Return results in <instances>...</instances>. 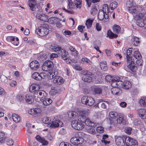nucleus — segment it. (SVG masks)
Listing matches in <instances>:
<instances>
[{
	"mask_svg": "<svg viewBox=\"0 0 146 146\" xmlns=\"http://www.w3.org/2000/svg\"><path fill=\"white\" fill-rule=\"evenodd\" d=\"M81 116L80 118V121H78L76 120H74L71 121L72 127L74 129L77 130H82L84 127L82 123H84L86 125L88 126L93 127L96 125L95 123L91 121L90 119L86 117L85 112H80Z\"/></svg>",
	"mask_w": 146,
	"mask_h": 146,
	"instance_id": "f257e3e1",
	"label": "nucleus"
},
{
	"mask_svg": "<svg viewBox=\"0 0 146 146\" xmlns=\"http://www.w3.org/2000/svg\"><path fill=\"white\" fill-rule=\"evenodd\" d=\"M132 50L133 48H130L128 50L127 49L126 50H125L123 52L127 59V63L129 64L127 65V67L132 71L134 72L136 71L137 67L135 65L134 62L132 60Z\"/></svg>",
	"mask_w": 146,
	"mask_h": 146,
	"instance_id": "f03ea898",
	"label": "nucleus"
},
{
	"mask_svg": "<svg viewBox=\"0 0 146 146\" xmlns=\"http://www.w3.org/2000/svg\"><path fill=\"white\" fill-rule=\"evenodd\" d=\"M109 115L110 117L109 120L111 125L115 126L118 125V124L122 123L124 118L123 117L120 116H116L113 112H110Z\"/></svg>",
	"mask_w": 146,
	"mask_h": 146,
	"instance_id": "7ed1b4c3",
	"label": "nucleus"
},
{
	"mask_svg": "<svg viewBox=\"0 0 146 146\" xmlns=\"http://www.w3.org/2000/svg\"><path fill=\"white\" fill-rule=\"evenodd\" d=\"M48 28V25L47 24H44L35 30V32L40 36H44L48 33L49 31Z\"/></svg>",
	"mask_w": 146,
	"mask_h": 146,
	"instance_id": "20e7f679",
	"label": "nucleus"
},
{
	"mask_svg": "<svg viewBox=\"0 0 146 146\" xmlns=\"http://www.w3.org/2000/svg\"><path fill=\"white\" fill-rule=\"evenodd\" d=\"M34 98L36 102H39L42 98L46 97L47 94L44 90H36L33 93Z\"/></svg>",
	"mask_w": 146,
	"mask_h": 146,
	"instance_id": "39448f33",
	"label": "nucleus"
},
{
	"mask_svg": "<svg viewBox=\"0 0 146 146\" xmlns=\"http://www.w3.org/2000/svg\"><path fill=\"white\" fill-rule=\"evenodd\" d=\"M133 5V0H128L127 1L126 6L128 8L129 11L132 13H137V8Z\"/></svg>",
	"mask_w": 146,
	"mask_h": 146,
	"instance_id": "423d86ee",
	"label": "nucleus"
},
{
	"mask_svg": "<svg viewBox=\"0 0 146 146\" xmlns=\"http://www.w3.org/2000/svg\"><path fill=\"white\" fill-rule=\"evenodd\" d=\"M81 102L84 104L91 106L94 103L95 101L92 97L85 96L82 98Z\"/></svg>",
	"mask_w": 146,
	"mask_h": 146,
	"instance_id": "0eeeda50",
	"label": "nucleus"
},
{
	"mask_svg": "<svg viewBox=\"0 0 146 146\" xmlns=\"http://www.w3.org/2000/svg\"><path fill=\"white\" fill-rule=\"evenodd\" d=\"M53 66V63L51 61L46 60L43 63L42 68L44 71H48L51 70Z\"/></svg>",
	"mask_w": 146,
	"mask_h": 146,
	"instance_id": "6e6552de",
	"label": "nucleus"
},
{
	"mask_svg": "<svg viewBox=\"0 0 146 146\" xmlns=\"http://www.w3.org/2000/svg\"><path fill=\"white\" fill-rule=\"evenodd\" d=\"M125 143L127 146H137L138 143L135 139L128 137L125 138Z\"/></svg>",
	"mask_w": 146,
	"mask_h": 146,
	"instance_id": "1a4fd4ad",
	"label": "nucleus"
},
{
	"mask_svg": "<svg viewBox=\"0 0 146 146\" xmlns=\"http://www.w3.org/2000/svg\"><path fill=\"white\" fill-rule=\"evenodd\" d=\"M28 4L31 11L36 12L38 11V9L36 0H28Z\"/></svg>",
	"mask_w": 146,
	"mask_h": 146,
	"instance_id": "9d476101",
	"label": "nucleus"
},
{
	"mask_svg": "<svg viewBox=\"0 0 146 146\" xmlns=\"http://www.w3.org/2000/svg\"><path fill=\"white\" fill-rule=\"evenodd\" d=\"M83 138L81 137H74L70 139V142L73 144L77 145V146H80L84 142Z\"/></svg>",
	"mask_w": 146,
	"mask_h": 146,
	"instance_id": "9b49d317",
	"label": "nucleus"
},
{
	"mask_svg": "<svg viewBox=\"0 0 146 146\" xmlns=\"http://www.w3.org/2000/svg\"><path fill=\"white\" fill-rule=\"evenodd\" d=\"M120 78L119 76H115L112 79L111 82V85L113 87H119V86L120 85Z\"/></svg>",
	"mask_w": 146,
	"mask_h": 146,
	"instance_id": "f8f14e48",
	"label": "nucleus"
},
{
	"mask_svg": "<svg viewBox=\"0 0 146 146\" xmlns=\"http://www.w3.org/2000/svg\"><path fill=\"white\" fill-rule=\"evenodd\" d=\"M126 136H118L115 138V143L118 146H124Z\"/></svg>",
	"mask_w": 146,
	"mask_h": 146,
	"instance_id": "ddd939ff",
	"label": "nucleus"
},
{
	"mask_svg": "<svg viewBox=\"0 0 146 146\" xmlns=\"http://www.w3.org/2000/svg\"><path fill=\"white\" fill-rule=\"evenodd\" d=\"M50 127L53 128L58 127L60 125V127H62V122L59 119H56L53 121H52L50 123Z\"/></svg>",
	"mask_w": 146,
	"mask_h": 146,
	"instance_id": "4468645a",
	"label": "nucleus"
},
{
	"mask_svg": "<svg viewBox=\"0 0 146 146\" xmlns=\"http://www.w3.org/2000/svg\"><path fill=\"white\" fill-rule=\"evenodd\" d=\"M30 67L32 70L36 71L39 69L40 64L37 60H33L30 63Z\"/></svg>",
	"mask_w": 146,
	"mask_h": 146,
	"instance_id": "2eb2a0df",
	"label": "nucleus"
},
{
	"mask_svg": "<svg viewBox=\"0 0 146 146\" xmlns=\"http://www.w3.org/2000/svg\"><path fill=\"white\" fill-rule=\"evenodd\" d=\"M98 17L99 20L102 21L103 20L104 18L108 19L109 18V15L107 13L104 12V11H103L102 10L100 9L98 13Z\"/></svg>",
	"mask_w": 146,
	"mask_h": 146,
	"instance_id": "dca6fc26",
	"label": "nucleus"
},
{
	"mask_svg": "<svg viewBox=\"0 0 146 146\" xmlns=\"http://www.w3.org/2000/svg\"><path fill=\"white\" fill-rule=\"evenodd\" d=\"M57 52L60 56L61 58L64 60H67L68 58L67 55L68 52H66L65 50L62 49L61 48Z\"/></svg>",
	"mask_w": 146,
	"mask_h": 146,
	"instance_id": "f3484780",
	"label": "nucleus"
},
{
	"mask_svg": "<svg viewBox=\"0 0 146 146\" xmlns=\"http://www.w3.org/2000/svg\"><path fill=\"white\" fill-rule=\"evenodd\" d=\"M131 86V83L128 81H125L124 82L121 80L120 85L119 87H122L124 89H128L130 88Z\"/></svg>",
	"mask_w": 146,
	"mask_h": 146,
	"instance_id": "a211bd4d",
	"label": "nucleus"
},
{
	"mask_svg": "<svg viewBox=\"0 0 146 146\" xmlns=\"http://www.w3.org/2000/svg\"><path fill=\"white\" fill-rule=\"evenodd\" d=\"M137 111L141 119H144L146 118V111L145 109H138Z\"/></svg>",
	"mask_w": 146,
	"mask_h": 146,
	"instance_id": "6ab92c4d",
	"label": "nucleus"
},
{
	"mask_svg": "<svg viewBox=\"0 0 146 146\" xmlns=\"http://www.w3.org/2000/svg\"><path fill=\"white\" fill-rule=\"evenodd\" d=\"M112 94L114 95H119L121 92V90L118 87H113L111 89Z\"/></svg>",
	"mask_w": 146,
	"mask_h": 146,
	"instance_id": "aec40b11",
	"label": "nucleus"
},
{
	"mask_svg": "<svg viewBox=\"0 0 146 146\" xmlns=\"http://www.w3.org/2000/svg\"><path fill=\"white\" fill-rule=\"evenodd\" d=\"M53 82L54 83L60 84L64 82V80L62 77L56 75L55 77L54 78V80H53Z\"/></svg>",
	"mask_w": 146,
	"mask_h": 146,
	"instance_id": "412c9836",
	"label": "nucleus"
},
{
	"mask_svg": "<svg viewBox=\"0 0 146 146\" xmlns=\"http://www.w3.org/2000/svg\"><path fill=\"white\" fill-rule=\"evenodd\" d=\"M131 40L132 44L135 46H138L140 42L139 38L136 36H133Z\"/></svg>",
	"mask_w": 146,
	"mask_h": 146,
	"instance_id": "4be33fe9",
	"label": "nucleus"
},
{
	"mask_svg": "<svg viewBox=\"0 0 146 146\" xmlns=\"http://www.w3.org/2000/svg\"><path fill=\"white\" fill-rule=\"evenodd\" d=\"M46 98V96L42 98L40 100L42 102L43 104L45 106L49 105L52 102V100L51 99L47 98Z\"/></svg>",
	"mask_w": 146,
	"mask_h": 146,
	"instance_id": "5701e85b",
	"label": "nucleus"
},
{
	"mask_svg": "<svg viewBox=\"0 0 146 146\" xmlns=\"http://www.w3.org/2000/svg\"><path fill=\"white\" fill-rule=\"evenodd\" d=\"M60 47H58V45L55 44H52L49 48L50 50L53 51L54 52H57L60 49Z\"/></svg>",
	"mask_w": 146,
	"mask_h": 146,
	"instance_id": "b1692460",
	"label": "nucleus"
},
{
	"mask_svg": "<svg viewBox=\"0 0 146 146\" xmlns=\"http://www.w3.org/2000/svg\"><path fill=\"white\" fill-rule=\"evenodd\" d=\"M93 74L91 73V75L88 76L87 75L86 76H84L82 77V80L85 82H89L92 81V77L93 76Z\"/></svg>",
	"mask_w": 146,
	"mask_h": 146,
	"instance_id": "393cba45",
	"label": "nucleus"
},
{
	"mask_svg": "<svg viewBox=\"0 0 146 146\" xmlns=\"http://www.w3.org/2000/svg\"><path fill=\"white\" fill-rule=\"evenodd\" d=\"M36 138L38 141L40 142L44 145H46L48 144V142L44 138L40 137L38 135L36 137Z\"/></svg>",
	"mask_w": 146,
	"mask_h": 146,
	"instance_id": "a878e982",
	"label": "nucleus"
},
{
	"mask_svg": "<svg viewBox=\"0 0 146 146\" xmlns=\"http://www.w3.org/2000/svg\"><path fill=\"white\" fill-rule=\"evenodd\" d=\"M25 99L26 102L29 104H31L34 101V98L32 96L28 94L26 95Z\"/></svg>",
	"mask_w": 146,
	"mask_h": 146,
	"instance_id": "bb28decb",
	"label": "nucleus"
},
{
	"mask_svg": "<svg viewBox=\"0 0 146 146\" xmlns=\"http://www.w3.org/2000/svg\"><path fill=\"white\" fill-rule=\"evenodd\" d=\"M102 89L99 87H95L94 88L93 92L95 95L101 94L102 93Z\"/></svg>",
	"mask_w": 146,
	"mask_h": 146,
	"instance_id": "cd10ccee",
	"label": "nucleus"
},
{
	"mask_svg": "<svg viewBox=\"0 0 146 146\" xmlns=\"http://www.w3.org/2000/svg\"><path fill=\"white\" fill-rule=\"evenodd\" d=\"M108 135H104L102 139L101 140V142L106 146L109 145V144L110 143V141H108L106 140V139L108 138Z\"/></svg>",
	"mask_w": 146,
	"mask_h": 146,
	"instance_id": "c85d7f7f",
	"label": "nucleus"
},
{
	"mask_svg": "<svg viewBox=\"0 0 146 146\" xmlns=\"http://www.w3.org/2000/svg\"><path fill=\"white\" fill-rule=\"evenodd\" d=\"M33 78L36 80H41L42 79V78L40 74L38 72H35L32 75Z\"/></svg>",
	"mask_w": 146,
	"mask_h": 146,
	"instance_id": "c756f323",
	"label": "nucleus"
},
{
	"mask_svg": "<svg viewBox=\"0 0 146 146\" xmlns=\"http://www.w3.org/2000/svg\"><path fill=\"white\" fill-rule=\"evenodd\" d=\"M37 16L38 17V18L39 20L45 21L48 20V16L44 14H38Z\"/></svg>",
	"mask_w": 146,
	"mask_h": 146,
	"instance_id": "7c9ffc66",
	"label": "nucleus"
},
{
	"mask_svg": "<svg viewBox=\"0 0 146 146\" xmlns=\"http://www.w3.org/2000/svg\"><path fill=\"white\" fill-rule=\"evenodd\" d=\"M12 118L13 121L16 122L20 121L21 119L20 116L19 115H17L15 113L12 114Z\"/></svg>",
	"mask_w": 146,
	"mask_h": 146,
	"instance_id": "2f4dec72",
	"label": "nucleus"
},
{
	"mask_svg": "<svg viewBox=\"0 0 146 146\" xmlns=\"http://www.w3.org/2000/svg\"><path fill=\"white\" fill-rule=\"evenodd\" d=\"M107 35L110 39L116 38L118 36L117 34H114L110 30H109L108 31Z\"/></svg>",
	"mask_w": 146,
	"mask_h": 146,
	"instance_id": "473e14b6",
	"label": "nucleus"
},
{
	"mask_svg": "<svg viewBox=\"0 0 146 146\" xmlns=\"http://www.w3.org/2000/svg\"><path fill=\"white\" fill-rule=\"evenodd\" d=\"M94 20L93 19H88L86 21V25L88 29H89L91 27Z\"/></svg>",
	"mask_w": 146,
	"mask_h": 146,
	"instance_id": "72a5a7b5",
	"label": "nucleus"
},
{
	"mask_svg": "<svg viewBox=\"0 0 146 146\" xmlns=\"http://www.w3.org/2000/svg\"><path fill=\"white\" fill-rule=\"evenodd\" d=\"M100 66L102 70L105 71L107 70V65L106 62L104 61L100 63Z\"/></svg>",
	"mask_w": 146,
	"mask_h": 146,
	"instance_id": "f704fd0d",
	"label": "nucleus"
},
{
	"mask_svg": "<svg viewBox=\"0 0 146 146\" xmlns=\"http://www.w3.org/2000/svg\"><path fill=\"white\" fill-rule=\"evenodd\" d=\"M49 76L48 77V79H53V80L54 78L55 77L56 75L58 74V72L57 71L54 72V71L53 70L52 72H49Z\"/></svg>",
	"mask_w": 146,
	"mask_h": 146,
	"instance_id": "c9c22d12",
	"label": "nucleus"
},
{
	"mask_svg": "<svg viewBox=\"0 0 146 146\" xmlns=\"http://www.w3.org/2000/svg\"><path fill=\"white\" fill-rule=\"evenodd\" d=\"M68 117L70 118H75L77 116V113L74 111H69L68 113Z\"/></svg>",
	"mask_w": 146,
	"mask_h": 146,
	"instance_id": "e433bc0d",
	"label": "nucleus"
},
{
	"mask_svg": "<svg viewBox=\"0 0 146 146\" xmlns=\"http://www.w3.org/2000/svg\"><path fill=\"white\" fill-rule=\"evenodd\" d=\"M139 103L142 106H146V96L141 98L139 101Z\"/></svg>",
	"mask_w": 146,
	"mask_h": 146,
	"instance_id": "4c0bfd02",
	"label": "nucleus"
},
{
	"mask_svg": "<svg viewBox=\"0 0 146 146\" xmlns=\"http://www.w3.org/2000/svg\"><path fill=\"white\" fill-rule=\"evenodd\" d=\"M38 87V86L35 84H31L29 87V90L30 92L33 93L34 92L36 89V87Z\"/></svg>",
	"mask_w": 146,
	"mask_h": 146,
	"instance_id": "58836bf2",
	"label": "nucleus"
},
{
	"mask_svg": "<svg viewBox=\"0 0 146 146\" xmlns=\"http://www.w3.org/2000/svg\"><path fill=\"white\" fill-rule=\"evenodd\" d=\"M136 24L139 26L141 27H144L145 28V26L146 25L145 24V21L138 20L137 21Z\"/></svg>",
	"mask_w": 146,
	"mask_h": 146,
	"instance_id": "ea45409f",
	"label": "nucleus"
},
{
	"mask_svg": "<svg viewBox=\"0 0 146 146\" xmlns=\"http://www.w3.org/2000/svg\"><path fill=\"white\" fill-rule=\"evenodd\" d=\"M17 100L20 102H23L24 101L25 97L21 95H18L16 96Z\"/></svg>",
	"mask_w": 146,
	"mask_h": 146,
	"instance_id": "a19ab883",
	"label": "nucleus"
},
{
	"mask_svg": "<svg viewBox=\"0 0 146 146\" xmlns=\"http://www.w3.org/2000/svg\"><path fill=\"white\" fill-rule=\"evenodd\" d=\"M133 56L136 59H140L142 58V56L140 53L138 51H136L134 52Z\"/></svg>",
	"mask_w": 146,
	"mask_h": 146,
	"instance_id": "79ce46f5",
	"label": "nucleus"
},
{
	"mask_svg": "<svg viewBox=\"0 0 146 146\" xmlns=\"http://www.w3.org/2000/svg\"><path fill=\"white\" fill-rule=\"evenodd\" d=\"M90 12L91 14L93 15H96L98 12V9L96 7L94 6L92 7L90 10Z\"/></svg>",
	"mask_w": 146,
	"mask_h": 146,
	"instance_id": "37998d69",
	"label": "nucleus"
},
{
	"mask_svg": "<svg viewBox=\"0 0 146 146\" xmlns=\"http://www.w3.org/2000/svg\"><path fill=\"white\" fill-rule=\"evenodd\" d=\"M95 123L96 124V125L95 126V127H96L97 126V124L96 123ZM94 127H95V126H94ZM87 131L88 133L93 135L95 134L96 133L95 129L93 127H90L88 129H87Z\"/></svg>",
	"mask_w": 146,
	"mask_h": 146,
	"instance_id": "c03bdc74",
	"label": "nucleus"
},
{
	"mask_svg": "<svg viewBox=\"0 0 146 146\" xmlns=\"http://www.w3.org/2000/svg\"><path fill=\"white\" fill-rule=\"evenodd\" d=\"M68 3L67 6V8L69 9H71L73 8L74 5L71 0H68Z\"/></svg>",
	"mask_w": 146,
	"mask_h": 146,
	"instance_id": "a18cd8bd",
	"label": "nucleus"
},
{
	"mask_svg": "<svg viewBox=\"0 0 146 146\" xmlns=\"http://www.w3.org/2000/svg\"><path fill=\"white\" fill-rule=\"evenodd\" d=\"M113 29L114 32L118 33L120 31V27L118 25H115L113 27Z\"/></svg>",
	"mask_w": 146,
	"mask_h": 146,
	"instance_id": "49530a36",
	"label": "nucleus"
},
{
	"mask_svg": "<svg viewBox=\"0 0 146 146\" xmlns=\"http://www.w3.org/2000/svg\"><path fill=\"white\" fill-rule=\"evenodd\" d=\"M58 18L56 17H52L49 19L48 20L50 23L52 24L56 22L57 20L58 19Z\"/></svg>",
	"mask_w": 146,
	"mask_h": 146,
	"instance_id": "de8ad7c7",
	"label": "nucleus"
},
{
	"mask_svg": "<svg viewBox=\"0 0 146 146\" xmlns=\"http://www.w3.org/2000/svg\"><path fill=\"white\" fill-rule=\"evenodd\" d=\"M91 72L88 70H83L81 72V74L83 75V76H86L87 75L90 76L91 75Z\"/></svg>",
	"mask_w": 146,
	"mask_h": 146,
	"instance_id": "09e8293b",
	"label": "nucleus"
},
{
	"mask_svg": "<svg viewBox=\"0 0 146 146\" xmlns=\"http://www.w3.org/2000/svg\"><path fill=\"white\" fill-rule=\"evenodd\" d=\"M46 57V55L43 54H40V56L38 57V58L40 60L43 61L45 60Z\"/></svg>",
	"mask_w": 146,
	"mask_h": 146,
	"instance_id": "8fccbe9b",
	"label": "nucleus"
},
{
	"mask_svg": "<svg viewBox=\"0 0 146 146\" xmlns=\"http://www.w3.org/2000/svg\"><path fill=\"white\" fill-rule=\"evenodd\" d=\"M15 37L13 36H8L6 38V40L7 41L12 43L15 41Z\"/></svg>",
	"mask_w": 146,
	"mask_h": 146,
	"instance_id": "3c124183",
	"label": "nucleus"
},
{
	"mask_svg": "<svg viewBox=\"0 0 146 146\" xmlns=\"http://www.w3.org/2000/svg\"><path fill=\"white\" fill-rule=\"evenodd\" d=\"M117 3L116 2L111 3L110 5V7L111 10H113L117 7Z\"/></svg>",
	"mask_w": 146,
	"mask_h": 146,
	"instance_id": "603ef678",
	"label": "nucleus"
},
{
	"mask_svg": "<svg viewBox=\"0 0 146 146\" xmlns=\"http://www.w3.org/2000/svg\"><path fill=\"white\" fill-rule=\"evenodd\" d=\"M96 130L98 133H102L104 131V128L101 126L98 127L96 128Z\"/></svg>",
	"mask_w": 146,
	"mask_h": 146,
	"instance_id": "864d4df0",
	"label": "nucleus"
},
{
	"mask_svg": "<svg viewBox=\"0 0 146 146\" xmlns=\"http://www.w3.org/2000/svg\"><path fill=\"white\" fill-rule=\"evenodd\" d=\"M103 11H104V12H106L107 11L108 13L109 12V8L108 5L107 4L104 5L103 7Z\"/></svg>",
	"mask_w": 146,
	"mask_h": 146,
	"instance_id": "5fc2aeb1",
	"label": "nucleus"
},
{
	"mask_svg": "<svg viewBox=\"0 0 146 146\" xmlns=\"http://www.w3.org/2000/svg\"><path fill=\"white\" fill-rule=\"evenodd\" d=\"M82 61H85L89 64H91L92 63V62L89 59L86 58H82Z\"/></svg>",
	"mask_w": 146,
	"mask_h": 146,
	"instance_id": "6e6d98bb",
	"label": "nucleus"
},
{
	"mask_svg": "<svg viewBox=\"0 0 146 146\" xmlns=\"http://www.w3.org/2000/svg\"><path fill=\"white\" fill-rule=\"evenodd\" d=\"M42 122L45 124H47L49 122V120L48 117H44L42 119Z\"/></svg>",
	"mask_w": 146,
	"mask_h": 146,
	"instance_id": "4d7b16f0",
	"label": "nucleus"
},
{
	"mask_svg": "<svg viewBox=\"0 0 146 146\" xmlns=\"http://www.w3.org/2000/svg\"><path fill=\"white\" fill-rule=\"evenodd\" d=\"M14 143V141L12 139H9L7 140V144L9 145H12Z\"/></svg>",
	"mask_w": 146,
	"mask_h": 146,
	"instance_id": "13d9d810",
	"label": "nucleus"
},
{
	"mask_svg": "<svg viewBox=\"0 0 146 146\" xmlns=\"http://www.w3.org/2000/svg\"><path fill=\"white\" fill-rule=\"evenodd\" d=\"M131 130L132 128L130 127H129L125 129V131L127 134H130L131 133Z\"/></svg>",
	"mask_w": 146,
	"mask_h": 146,
	"instance_id": "bf43d9fd",
	"label": "nucleus"
},
{
	"mask_svg": "<svg viewBox=\"0 0 146 146\" xmlns=\"http://www.w3.org/2000/svg\"><path fill=\"white\" fill-rule=\"evenodd\" d=\"M143 61L141 58L140 59H137L136 61V64L140 66L142 65Z\"/></svg>",
	"mask_w": 146,
	"mask_h": 146,
	"instance_id": "052dcab7",
	"label": "nucleus"
},
{
	"mask_svg": "<svg viewBox=\"0 0 146 146\" xmlns=\"http://www.w3.org/2000/svg\"><path fill=\"white\" fill-rule=\"evenodd\" d=\"M113 78L111 77V76L110 75H107L106 76L105 79L107 81L110 82L111 81L112 79Z\"/></svg>",
	"mask_w": 146,
	"mask_h": 146,
	"instance_id": "680f3d73",
	"label": "nucleus"
},
{
	"mask_svg": "<svg viewBox=\"0 0 146 146\" xmlns=\"http://www.w3.org/2000/svg\"><path fill=\"white\" fill-rule=\"evenodd\" d=\"M99 101H100V103H99L100 106H101V107L102 108H106V106L105 103L101 102L102 101V100H100Z\"/></svg>",
	"mask_w": 146,
	"mask_h": 146,
	"instance_id": "e2e57ef3",
	"label": "nucleus"
},
{
	"mask_svg": "<svg viewBox=\"0 0 146 146\" xmlns=\"http://www.w3.org/2000/svg\"><path fill=\"white\" fill-rule=\"evenodd\" d=\"M82 1L80 2H75L74 4L76 6L77 8H80L82 6Z\"/></svg>",
	"mask_w": 146,
	"mask_h": 146,
	"instance_id": "0e129e2a",
	"label": "nucleus"
},
{
	"mask_svg": "<svg viewBox=\"0 0 146 146\" xmlns=\"http://www.w3.org/2000/svg\"><path fill=\"white\" fill-rule=\"evenodd\" d=\"M58 56V55L57 54L52 53L50 56V59L51 60H52L54 58L57 57Z\"/></svg>",
	"mask_w": 146,
	"mask_h": 146,
	"instance_id": "69168bd1",
	"label": "nucleus"
},
{
	"mask_svg": "<svg viewBox=\"0 0 146 146\" xmlns=\"http://www.w3.org/2000/svg\"><path fill=\"white\" fill-rule=\"evenodd\" d=\"M12 43L15 45H18L19 43V39L18 38L16 37V41L15 40L14 41H13V42H12Z\"/></svg>",
	"mask_w": 146,
	"mask_h": 146,
	"instance_id": "338daca9",
	"label": "nucleus"
},
{
	"mask_svg": "<svg viewBox=\"0 0 146 146\" xmlns=\"http://www.w3.org/2000/svg\"><path fill=\"white\" fill-rule=\"evenodd\" d=\"M60 146H71V145L68 143L62 142L60 144Z\"/></svg>",
	"mask_w": 146,
	"mask_h": 146,
	"instance_id": "774afa93",
	"label": "nucleus"
}]
</instances>
